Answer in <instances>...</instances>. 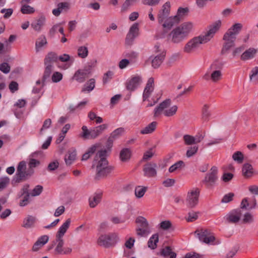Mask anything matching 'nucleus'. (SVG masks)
I'll return each mask as SVG.
<instances>
[{"label":"nucleus","instance_id":"obj_51","mask_svg":"<svg viewBox=\"0 0 258 258\" xmlns=\"http://www.w3.org/2000/svg\"><path fill=\"white\" fill-rule=\"evenodd\" d=\"M82 133L81 134V137L85 139H94L92 137V129L89 130L88 127L83 125L82 127Z\"/></svg>","mask_w":258,"mask_h":258},{"label":"nucleus","instance_id":"obj_19","mask_svg":"<svg viewBox=\"0 0 258 258\" xmlns=\"http://www.w3.org/2000/svg\"><path fill=\"white\" fill-rule=\"evenodd\" d=\"M46 18L43 15L36 18L31 24L32 28L36 32H41L45 25Z\"/></svg>","mask_w":258,"mask_h":258},{"label":"nucleus","instance_id":"obj_33","mask_svg":"<svg viewBox=\"0 0 258 258\" xmlns=\"http://www.w3.org/2000/svg\"><path fill=\"white\" fill-rule=\"evenodd\" d=\"M100 143L95 144L90 147L87 151L83 155L82 160L86 161L96 151L97 149L100 146Z\"/></svg>","mask_w":258,"mask_h":258},{"label":"nucleus","instance_id":"obj_20","mask_svg":"<svg viewBox=\"0 0 258 258\" xmlns=\"http://www.w3.org/2000/svg\"><path fill=\"white\" fill-rule=\"evenodd\" d=\"M49 238V237L47 235H43L39 237L34 243L32 251L33 252L39 251L48 242Z\"/></svg>","mask_w":258,"mask_h":258},{"label":"nucleus","instance_id":"obj_1","mask_svg":"<svg viewBox=\"0 0 258 258\" xmlns=\"http://www.w3.org/2000/svg\"><path fill=\"white\" fill-rule=\"evenodd\" d=\"M222 24L221 20H217L209 25L204 32L189 39L182 48L183 52L187 54L197 53L201 45L209 42L214 37L220 30Z\"/></svg>","mask_w":258,"mask_h":258},{"label":"nucleus","instance_id":"obj_27","mask_svg":"<svg viewBox=\"0 0 258 258\" xmlns=\"http://www.w3.org/2000/svg\"><path fill=\"white\" fill-rule=\"evenodd\" d=\"M165 54L163 52L160 53L159 54L157 55L156 56H151L149 58V61H150L152 66L156 69L158 68L162 63L164 59Z\"/></svg>","mask_w":258,"mask_h":258},{"label":"nucleus","instance_id":"obj_4","mask_svg":"<svg viewBox=\"0 0 258 258\" xmlns=\"http://www.w3.org/2000/svg\"><path fill=\"white\" fill-rule=\"evenodd\" d=\"M177 109V105L172 104L170 99H166L155 108L154 116L158 117L164 115L166 117H171L176 114Z\"/></svg>","mask_w":258,"mask_h":258},{"label":"nucleus","instance_id":"obj_39","mask_svg":"<svg viewBox=\"0 0 258 258\" xmlns=\"http://www.w3.org/2000/svg\"><path fill=\"white\" fill-rule=\"evenodd\" d=\"M101 193H96L89 198V205L91 208L95 207L101 201Z\"/></svg>","mask_w":258,"mask_h":258},{"label":"nucleus","instance_id":"obj_12","mask_svg":"<svg viewBox=\"0 0 258 258\" xmlns=\"http://www.w3.org/2000/svg\"><path fill=\"white\" fill-rule=\"evenodd\" d=\"M217 173V167L216 166L212 167L210 172L206 175L203 182L208 186L214 185L218 179Z\"/></svg>","mask_w":258,"mask_h":258},{"label":"nucleus","instance_id":"obj_36","mask_svg":"<svg viewBox=\"0 0 258 258\" xmlns=\"http://www.w3.org/2000/svg\"><path fill=\"white\" fill-rule=\"evenodd\" d=\"M45 78H41L38 80L35 83V85L33 87L32 92L35 94H38L42 93L43 87L45 85Z\"/></svg>","mask_w":258,"mask_h":258},{"label":"nucleus","instance_id":"obj_24","mask_svg":"<svg viewBox=\"0 0 258 258\" xmlns=\"http://www.w3.org/2000/svg\"><path fill=\"white\" fill-rule=\"evenodd\" d=\"M204 139L202 134H198L195 136L185 135L183 136V140L186 145H190L200 143Z\"/></svg>","mask_w":258,"mask_h":258},{"label":"nucleus","instance_id":"obj_26","mask_svg":"<svg viewBox=\"0 0 258 258\" xmlns=\"http://www.w3.org/2000/svg\"><path fill=\"white\" fill-rule=\"evenodd\" d=\"M47 44L46 37L44 35H40L36 40L35 43V50L38 53L42 50Z\"/></svg>","mask_w":258,"mask_h":258},{"label":"nucleus","instance_id":"obj_40","mask_svg":"<svg viewBox=\"0 0 258 258\" xmlns=\"http://www.w3.org/2000/svg\"><path fill=\"white\" fill-rule=\"evenodd\" d=\"M108 125L106 124H103L96 126L92 129V137L96 138L101 135L105 130L107 128Z\"/></svg>","mask_w":258,"mask_h":258},{"label":"nucleus","instance_id":"obj_22","mask_svg":"<svg viewBox=\"0 0 258 258\" xmlns=\"http://www.w3.org/2000/svg\"><path fill=\"white\" fill-rule=\"evenodd\" d=\"M71 222V218H68L65 220L58 229L56 234V238L63 239V236L70 227Z\"/></svg>","mask_w":258,"mask_h":258},{"label":"nucleus","instance_id":"obj_21","mask_svg":"<svg viewBox=\"0 0 258 258\" xmlns=\"http://www.w3.org/2000/svg\"><path fill=\"white\" fill-rule=\"evenodd\" d=\"M154 79L152 78H150L148 80L143 93V100L144 102L148 100L149 98L154 90Z\"/></svg>","mask_w":258,"mask_h":258},{"label":"nucleus","instance_id":"obj_44","mask_svg":"<svg viewBox=\"0 0 258 258\" xmlns=\"http://www.w3.org/2000/svg\"><path fill=\"white\" fill-rule=\"evenodd\" d=\"M161 254L164 257L169 256V258H176V254L169 246H165L161 251Z\"/></svg>","mask_w":258,"mask_h":258},{"label":"nucleus","instance_id":"obj_7","mask_svg":"<svg viewBox=\"0 0 258 258\" xmlns=\"http://www.w3.org/2000/svg\"><path fill=\"white\" fill-rule=\"evenodd\" d=\"M200 193V190L197 187H193L187 191L185 204L188 208H193L198 205Z\"/></svg>","mask_w":258,"mask_h":258},{"label":"nucleus","instance_id":"obj_45","mask_svg":"<svg viewBox=\"0 0 258 258\" xmlns=\"http://www.w3.org/2000/svg\"><path fill=\"white\" fill-rule=\"evenodd\" d=\"M95 86V80L94 79H91L88 81L82 89L83 92H90L92 91Z\"/></svg>","mask_w":258,"mask_h":258},{"label":"nucleus","instance_id":"obj_11","mask_svg":"<svg viewBox=\"0 0 258 258\" xmlns=\"http://www.w3.org/2000/svg\"><path fill=\"white\" fill-rule=\"evenodd\" d=\"M189 9L187 7H179L176 13L172 15L170 30L175 26L178 24L188 15Z\"/></svg>","mask_w":258,"mask_h":258},{"label":"nucleus","instance_id":"obj_29","mask_svg":"<svg viewBox=\"0 0 258 258\" xmlns=\"http://www.w3.org/2000/svg\"><path fill=\"white\" fill-rule=\"evenodd\" d=\"M36 222V218L35 217L27 215L24 218L22 226L25 229H30L34 227Z\"/></svg>","mask_w":258,"mask_h":258},{"label":"nucleus","instance_id":"obj_17","mask_svg":"<svg viewBox=\"0 0 258 258\" xmlns=\"http://www.w3.org/2000/svg\"><path fill=\"white\" fill-rule=\"evenodd\" d=\"M243 210L238 209L230 212L224 217L225 220L230 223H235L241 219Z\"/></svg>","mask_w":258,"mask_h":258},{"label":"nucleus","instance_id":"obj_38","mask_svg":"<svg viewBox=\"0 0 258 258\" xmlns=\"http://www.w3.org/2000/svg\"><path fill=\"white\" fill-rule=\"evenodd\" d=\"M242 172L243 175L247 178L251 177L254 174L252 166L248 163H245L243 165Z\"/></svg>","mask_w":258,"mask_h":258},{"label":"nucleus","instance_id":"obj_5","mask_svg":"<svg viewBox=\"0 0 258 258\" xmlns=\"http://www.w3.org/2000/svg\"><path fill=\"white\" fill-rule=\"evenodd\" d=\"M242 27V26L240 23H236L228 29L223 36V40H224V49L228 50L234 46L236 35L241 30Z\"/></svg>","mask_w":258,"mask_h":258},{"label":"nucleus","instance_id":"obj_41","mask_svg":"<svg viewBox=\"0 0 258 258\" xmlns=\"http://www.w3.org/2000/svg\"><path fill=\"white\" fill-rule=\"evenodd\" d=\"M157 126V122L153 121L147 126L143 127L140 131V133L142 135L150 134L152 133L156 129Z\"/></svg>","mask_w":258,"mask_h":258},{"label":"nucleus","instance_id":"obj_18","mask_svg":"<svg viewBox=\"0 0 258 258\" xmlns=\"http://www.w3.org/2000/svg\"><path fill=\"white\" fill-rule=\"evenodd\" d=\"M56 246L54 252L58 254H68L72 252V249L70 247H64V240L61 239L56 238Z\"/></svg>","mask_w":258,"mask_h":258},{"label":"nucleus","instance_id":"obj_60","mask_svg":"<svg viewBox=\"0 0 258 258\" xmlns=\"http://www.w3.org/2000/svg\"><path fill=\"white\" fill-rule=\"evenodd\" d=\"M11 70V66L6 62H3L0 64V71L4 74H8Z\"/></svg>","mask_w":258,"mask_h":258},{"label":"nucleus","instance_id":"obj_47","mask_svg":"<svg viewBox=\"0 0 258 258\" xmlns=\"http://www.w3.org/2000/svg\"><path fill=\"white\" fill-rule=\"evenodd\" d=\"M256 205V201L254 200L253 203L252 204H250L248 202V198H244L242 200L241 205H240V209L243 210V209H251L255 207Z\"/></svg>","mask_w":258,"mask_h":258},{"label":"nucleus","instance_id":"obj_61","mask_svg":"<svg viewBox=\"0 0 258 258\" xmlns=\"http://www.w3.org/2000/svg\"><path fill=\"white\" fill-rule=\"evenodd\" d=\"M199 217V213L197 212H190L188 214L187 217L186 218V220L188 222H193L196 220Z\"/></svg>","mask_w":258,"mask_h":258},{"label":"nucleus","instance_id":"obj_54","mask_svg":"<svg viewBox=\"0 0 258 258\" xmlns=\"http://www.w3.org/2000/svg\"><path fill=\"white\" fill-rule=\"evenodd\" d=\"M35 11V9L28 5H22L21 12L24 14H31L34 13Z\"/></svg>","mask_w":258,"mask_h":258},{"label":"nucleus","instance_id":"obj_3","mask_svg":"<svg viewBox=\"0 0 258 258\" xmlns=\"http://www.w3.org/2000/svg\"><path fill=\"white\" fill-rule=\"evenodd\" d=\"M171 4L169 2L164 3L157 15V21L164 33L170 30L172 15H170Z\"/></svg>","mask_w":258,"mask_h":258},{"label":"nucleus","instance_id":"obj_37","mask_svg":"<svg viewBox=\"0 0 258 258\" xmlns=\"http://www.w3.org/2000/svg\"><path fill=\"white\" fill-rule=\"evenodd\" d=\"M132 151L129 148L122 149L119 154L120 160L122 162L128 161L132 156Z\"/></svg>","mask_w":258,"mask_h":258},{"label":"nucleus","instance_id":"obj_64","mask_svg":"<svg viewBox=\"0 0 258 258\" xmlns=\"http://www.w3.org/2000/svg\"><path fill=\"white\" fill-rule=\"evenodd\" d=\"M114 73L113 72L109 71L105 73L103 77V83L106 84L111 80L113 77Z\"/></svg>","mask_w":258,"mask_h":258},{"label":"nucleus","instance_id":"obj_13","mask_svg":"<svg viewBox=\"0 0 258 258\" xmlns=\"http://www.w3.org/2000/svg\"><path fill=\"white\" fill-rule=\"evenodd\" d=\"M140 24L138 22L133 23L130 27L128 32L126 35L125 42L130 45L134 40L139 34Z\"/></svg>","mask_w":258,"mask_h":258},{"label":"nucleus","instance_id":"obj_15","mask_svg":"<svg viewBox=\"0 0 258 258\" xmlns=\"http://www.w3.org/2000/svg\"><path fill=\"white\" fill-rule=\"evenodd\" d=\"M143 82L141 76L136 75L133 76L126 82V87L130 91L137 89Z\"/></svg>","mask_w":258,"mask_h":258},{"label":"nucleus","instance_id":"obj_63","mask_svg":"<svg viewBox=\"0 0 258 258\" xmlns=\"http://www.w3.org/2000/svg\"><path fill=\"white\" fill-rule=\"evenodd\" d=\"M159 228L163 230H167L171 227V223L168 220L162 221L159 225Z\"/></svg>","mask_w":258,"mask_h":258},{"label":"nucleus","instance_id":"obj_49","mask_svg":"<svg viewBox=\"0 0 258 258\" xmlns=\"http://www.w3.org/2000/svg\"><path fill=\"white\" fill-rule=\"evenodd\" d=\"M88 117L90 121H93L97 124L101 123L103 121L102 117L98 116L97 114L93 111H90L88 113Z\"/></svg>","mask_w":258,"mask_h":258},{"label":"nucleus","instance_id":"obj_58","mask_svg":"<svg viewBox=\"0 0 258 258\" xmlns=\"http://www.w3.org/2000/svg\"><path fill=\"white\" fill-rule=\"evenodd\" d=\"M136 222L139 224L141 227H149L150 226L147 220L143 217L139 216L136 220Z\"/></svg>","mask_w":258,"mask_h":258},{"label":"nucleus","instance_id":"obj_32","mask_svg":"<svg viewBox=\"0 0 258 258\" xmlns=\"http://www.w3.org/2000/svg\"><path fill=\"white\" fill-rule=\"evenodd\" d=\"M55 59H57L62 62H68L66 64L61 66L60 68L63 70H67L69 69L72 65L73 60L71 59V57L69 54H63L58 56L57 58L55 57Z\"/></svg>","mask_w":258,"mask_h":258},{"label":"nucleus","instance_id":"obj_23","mask_svg":"<svg viewBox=\"0 0 258 258\" xmlns=\"http://www.w3.org/2000/svg\"><path fill=\"white\" fill-rule=\"evenodd\" d=\"M258 52V49L254 47H249L246 49L240 55V59L242 61H247L254 58Z\"/></svg>","mask_w":258,"mask_h":258},{"label":"nucleus","instance_id":"obj_10","mask_svg":"<svg viewBox=\"0 0 258 258\" xmlns=\"http://www.w3.org/2000/svg\"><path fill=\"white\" fill-rule=\"evenodd\" d=\"M195 233L199 240L204 243L209 244H216L219 242L216 241L215 238L213 234L207 229L196 231Z\"/></svg>","mask_w":258,"mask_h":258},{"label":"nucleus","instance_id":"obj_53","mask_svg":"<svg viewBox=\"0 0 258 258\" xmlns=\"http://www.w3.org/2000/svg\"><path fill=\"white\" fill-rule=\"evenodd\" d=\"M147 188L143 186H138L135 188V194L137 198H141L145 195Z\"/></svg>","mask_w":258,"mask_h":258},{"label":"nucleus","instance_id":"obj_57","mask_svg":"<svg viewBox=\"0 0 258 258\" xmlns=\"http://www.w3.org/2000/svg\"><path fill=\"white\" fill-rule=\"evenodd\" d=\"M78 55L82 58H86L88 55V50L86 46H80L78 49Z\"/></svg>","mask_w":258,"mask_h":258},{"label":"nucleus","instance_id":"obj_52","mask_svg":"<svg viewBox=\"0 0 258 258\" xmlns=\"http://www.w3.org/2000/svg\"><path fill=\"white\" fill-rule=\"evenodd\" d=\"M241 219L243 222L245 223H250L253 221V216L252 214L248 212H245L243 211V214Z\"/></svg>","mask_w":258,"mask_h":258},{"label":"nucleus","instance_id":"obj_55","mask_svg":"<svg viewBox=\"0 0 258 258\" xmlns=\"http://www.w3.org/2000/svg\"><path fill=\"white\" fill-rule=\"evenodd\" d=\"M232 159L237 163L241 164L243 162L244 156L242 152L240 151H237L234 153L233 154Z\"/></svg>","mask_w":258,"mask_h":258},{"label":"nucleus","instance_id":"obj_43","mask_svg":"<svg viewBox=\"0 0 258 258\" xmlns=\"http://www.w3.org/2000/svg\"><path fill=\"white\" fill-rule=\"evenodd\" d=\"M249 80L253 84H258V67L255 66L250 70Z\"/></svg>","mask_w":258,"mask_h":258},{"label":"nucleus","instance_id":"obj_16","mask_svg":"<svg viewBox=\"0 0 258 258\" xmlns=\"http://www.w3.org/2000/svg\"><path fill=\"white\" fill-rule=\"evenodd\" d=\"M55 60V54L53 53H49L44 59V63L45 64V70L44 76L42 78H45V80L47 78L53 69L52 65V61Z\"/></svg>","mask_w":258,"mask_h":258},{"label":"nucleus","instance_id":"obj_50","mask_svg":"<svg viewBox=\"0 0 258 258\" xmlns=\"http://www.w3.org/2000/svg\"><path fill=\"white\" fill-rule=\"evenodd\" d=\"M184 166V163L182 161H178L169 168L168 171L170 173L174 172L181 169Z\"/></svg>","mask_w":258,"mask_h":258},{"label":"nucleus","instance_id":"obj_48","mask_svg":"<svg viewBox=\"0 0 258 258\" xmlns=\"http://www.w3.org/2000/svg\"><path fill=\"white\" fill-rule=\"evenodd\" d=\"M159 241V237L157 234H154L149 239L148 242V247L152 249L157 247V243Z\"/></svg>","mask_w":258,"mask_h":258},{"label":"nucleus","instance_id":"obj_9","mask_svg":"<svg viewBox=\"0 0 258 258\" xmlns=\"http://www.w3.org/2000/svg\"><path fill=\"white\" fill-rule=\"evenodd\" d=\"M33 175V172L29 168L27 169V163L25 161L20 162L17 167L16 177L17 180H24Z\"/></svg>","mask_w":258,"mask_h":258},{"label":"nucleus","instance_id":"obj_6","mask_svg":"<svg viewBox=\"0 0 258 258\" xmlns=\"http://www.w3.org/2000/svg\"><path fill=\"white\" fill-rule=\"evenodd\" d=\"M216 64L212 63L208 68L206 72L202 76L203 80L211 81L213 83L219 82L222 78V73L221 70L216 69Z\"/></svg>","mask_w":258,"mask_h":258},{"label":"nucleus","instance_id":"obj_30","mask_svg":"<svg viewBox=\"0 0 258 258\" xmlns=\"http://www.w3.org/2000/svg\"><path fill=\"white\" fill-rule=\"evenodd\" d=\"M89 73L90 72L87 70L79 69L75 72L73 79L79 83H82L84 81L86 75Z\"/></svg>","mask_w":258,"mask_h":258},{"label":"nucleus","instance_id":"obj_62","mask_svg":"<svg viewBox=\"0 0 258 258\" xmlns=\"http://www.w3.org/2000/svg\"><path fill=\"white\" fill-rule=\"evenodd\" d=\"M198 150L197 146H194L188 148L186 151V155L187 157H190L195 155Z\"/></svg>","mask_w":258,"mask_h":258},{"label":"nucleus","instance_id":"obj_8","mask_svg":"<svg viewBox=\"0 0 258 258\" xmlns=\"http://www.w3.org/2000/svg\"><path fill=\"white\" fill-rule=\"evenodd\" d=\"M168 33V40L172 44H179L186 39L178 26L172 28L168 33Z\"/></svg>","mask_w":258,"mask_h":258},{"label":"nucleus","instance_id":"obj_42","mask_svg":"<svg viewBox=\"0 0 258 258\" xmlns=\"http://www.w3.org/2000/svg\"><path fill=\"white\" fill-rule=\"evenodd\" d=\"M98 243L101 246L109 247L112 244L107 234L101 235L97 240Z\"/></svg>","mask_w":258,"mask_h":258},{"label":"nucleus","instance_id":"obj_35","mask_svg":"<svg viewBox=\"0 0 258 258\" xmlns=\"http://www.w3.org/2000/svg\"><path fill=\"white\" fill-rule=\"evenodd\" d=\"M36 154L34 153L32 154L29 158L28 165L30 170H31L33 172V174L34 173V169L39 167L40 165V161L37 159L34 158V155Z\"/></svg>","mask_w":258,"mask_h":258},{"label":"nucleus","instance_id":"obj_14","mask_svg":"<svg viewBox=\"0 0 258 258\" xmlns=\"http://www.w3.org/2000/svg\"><path fill=\"white\" fill-rule=\"evenodd\" d=\"M182 33L187 38L195 30L196 25L192 21H185L178 25Z\"/></svg>","mask_w":258,"mask_h":258},{"label":"nucleus","instance_id":"obj_56","mask_svg":"<svg viewBox=\"0 0 258 258\" xmlns=\"http://www.w3.org/2000/svg\"><path fill=\"white\" fill-rule=\"evenodd\" d=\"M137 0H125L121 8V11L124 12L126 11L130 7L134 5Z\"/></svg>","mask_w":258,"mask_h":258},{"label":"nucleus","instance_id":"obj_34","mask_svg":"<svg viewBox=\"0 0 258 258\" xmlns=\"http://www.w3.org/2000/svg\"><path fill=\"white\" fill-rule=\"evenodd\" d=\"M76 158V150L75 149H70L65 156V162L67 164L71 165L75 160Z\"/></svg>","mask_w":258,"mask_h":258},{"label":"nucleus","instance_id":"obj_59","mask_svg":"<svg viewBox=\"0 0 258 258\" xmlns=\"http://www.w3.org/2000/svg\"><path fill=\"white\" fill-rule=\"evenodd\" d=\"M42 190V186L38 185L34 187V188L31 191L30 195L32 197L38 196L41 194Z\"/></svg>","mask_w":258,"mask_h":258},{"label":"nucleus","instance_id":"obj_31","mask_svg":"<svg viewBox=\"0 0 258 258\" xmlns=\"http://www.w3.org/2000/svg\"><path fill=\"white\" fill-rule=\"evenodd\" d=\"M156 164L150 163L147 164L144 168V175L147 177H153L156 175Z\"/></svg>","mask_w":258,"mask_h":258},{"label":"nucleus","instance_id":"obj_25","mask_svg":"<svg viewBox=\"0 0 258 258\" xmlns=\"http://www.w3.org/2000/svg\"><path fill=\"white\" fill-rule=\"evenodd\" d=\"M30 196L28 192V186H24L22 190L21 195L19 196V205L21 207H24L27 205L30 202Z\"/></svg>","mask_w":258,"mask_h":258},{"label":"nucleus","instance_id":"obj_28","mask_svg":"<svg viewBox=\"0 0 258 258\" xmlns=\"http://www.w3.org/2000/svg\"><path fill=\"white\" fill-rule=\"evenodd\" d=\"M70 4L67 2L60 3L58 4L57 8L52 10V14L55 16H58L61 13L67 12L70 9Z\"/></svg>","mask_w":258,"mask_h":258},{"label":"nucleus","instance_id":"obj_46","mask_svg":"<svg viewBox=\"0 0 258 258\" xmlns=\"http://www.w3.org/2000/svg\"><path fill=\"white\" fill-rule=\"evenodd\" d=\"M151 232L150 226L141 227L136 229L137 234L140 236H146Z\"/></svg>","mask_w":258,"mask_h":258},{"label":"nucleus","instance_id":"obj_2","mask_svg":"<svg viewBox=\"0 0 258 258\" xmlns=\"http://www.w3.org/2000/svg\"><path fill=\"white\" fill-rule=\"evenodd\" d=\"M105 151H99L95 155L94 165L96 167V177L100 179L107 177L113 170V167L108 165Z\"/></svg>","mask_w":258,"mask_h":258}]
</instances>
